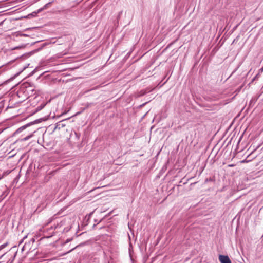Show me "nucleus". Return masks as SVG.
<instances>
[{
    "label": "nucleus",
    "mask_w": 263,
    "mask_h": 263,
    "mask_svg": "<svg viewBox=\"0 0 263 263\" xmlns=\"http://www.w3.org/2000/svg\"><path fill=\"white\" fill-rule=\"evenodd\" d=\"M260 70L261 71H263V67H262V68H261V69H260Z\"/></svg>",
    "instance_id": "nucleus-10"
},
{
    "label": "nucleus",
    "mask_w": 263,
    "mask_h": 263,
    "mask_svg": "<svg viewBox=\"0 0 263 263\" xmlns=\"http://www.w3.org/2000/svg\"><path fill=\"white\" fill-rule=\"evenodd\" d=\"M6 246V244H3L0 246V250L3 248H4Z\"/></svg>",
    "instance_id": "nucleus-5"
},
{
    "label": "nucleus",
    "mask_w": 263,
    "mask_h": 263,
    "mask_svg": "<svg viewBox=\"0 0 263 263\" xmlns=\"http://www.w3.org/2000/svg\"><path fill=\"white\" fill-rule=\"evenodd\" d=\"M3 22H4V21H2L0 23V26H1L3 24Z\"/></svg>",
    "instance_id": "nucleus-9"
},
{
    "label": "nucleus",
    "mask_w": 263,
    "mask_h": 263,
    "mask_svg": "<svg viewBox=\"0 0 263 263\" xmlns=\"http://www.w3.org/2000/svg\"><path fill=\"white\" fill-rule=\"evenodd\" d=\"M32 134H30L27 136H26V137L24 138H23V140L24 141H26V140H28V139H29L31 137H32Z\"/></svg>",
    "instance_id": "nucleus-4"
},
{
    "label": "nucleus",
    "mask_w": 263,
    "mask_h": 263,
    "mask_svg": "<svg viewBox=\"0 0 263 263\" xmlns=\"http://www.w3.org/2000/svg\"><path fill=\"white\" fill-rule=\"evenodd\" d=\"M33 124V122H30L25 125H23L21 127H20V128H18L14 133L15 134H18V133H20L21 132H22L23 130H24V129H25L26 128H27V127H29L30 126L32 125Z\"/></svg>",
    "instance_id": "nucleus-2"
},
{
    "label": "nucleus",
    "mask_w": 263,
    "mask_h": 263,
    "mask_svg": "<svg viewBox=\"0 0 263 263\" xmlns=\"http://www.w3.org/2000/svg\"><path fill=\"white\" fill-rule=\"evenodd\" d=\"M219 260L221 263H232L228 256L219 255Z\"/></svg>",
    "instance_id": "nucleus-1"
},
{
    "label": "nucleus",
    "mask_w": 263,
    "mask_h": 263,
    "mask_svg": "<svg viewBox=\"0 0 263 263\" xmlns=\"http://www.w3.org/2000/svg\"><path fill=\"white\" fill-rule=\"evenodd\" d=\"M34 241H35V239L33 238H31V240L29 241V242L28 243H25L24 247H23L22 250H23L25 248H27V247L29 248L30 243H33Z\"/></svg>",
    "instance_id": "nucleus-3"
},
{
    "label": "nucleus",
    "mask_w": 263,
    "mask_h": 263,
    "mask_svg": "<svg viewBox=\"0 0 263 263\" xmlns=\"http://www.w3.org/2000/svg\"><path fill=\"white\" fill-rule=\"evenodd\" d=\"M58 226H59V225H58V224H57V226L55 227L54 229H56V228H57V227H58Z\"/></svg>",
    "instance_id": "nucleus-11"
},
{
    "label": "nucleus",
    "mask_w": 263,
    "mask_h": 263,
    "mask_svg": "<svg viewBox=\"0 0 263 263\" xmlns=\"http://www.w3.org/2000/svg\"><path fill=\"white\" fill-rule=\"evenodd\" d=\"M51 236H52V234H51V235L49 236L48 237H50Z\"/></svg>",
    "instance_id": "nucleus-13"
},
{
    "label": "nucleus",
    "mask_w": 263,
    "mask_h": 263,
    "mask_svg": "<svg viewBox=\"0 0 263 263\" xmlns=\"http://www.w3.org/2000/svg\"><path fill=\"white\" fill-rule=\"evenodd\" d=\"M51 236H52V234H51V235L49 236L48 237H50Z\"/></svg>",
    "instance_id": "nucleus-14"
},
{
    "label": "nucleus",
    "mask_w": 263,
    "mask_h": 263,
    "mask_svg": "<svg viewBox=\"0 0 263 263\" xmlns=\"http://www.w3.org/2000/svg\"><path fill=\"white\" fill-rule=\"evenodd\" d=\"M51 236H52V234H51V235L49 236L48 237H50Z\"/></svg>",
    "instance_id": "nucleus-12"
},
{
    "label": "nucleus",
    "mask_w": 263,
    "mask_h": 263,
    "mask_svg": "<svg viewBox=\"0 0 263 263\" xmlns=\"http://www.w3.org/2000/svg\"><path fill=\"white\" fill-rule=\"evenodd\" d=\"M42 9H41L38 10L37 12H39L41 11V10H42Z\"/></svg>",
    "instance_id": "nucleus-8"
},
{
    "label": "nucleus",
    "mask_w": 263,
    "mask_h": 263,
    "mask_svg": "<svg viewBox=\"0 0 263 263\" xmlns=\"http://www.w3.org/2000/svg\"><path fill=\"white\" fill-rule=\"evenodd\" d=\"M258 76V74L256 75V76L255 77V78L253 79V80H255L257 77Z\"/></svg>",
    "instance_id": "nucleus-6"
},
{
    "label": "nucleus",
    "mask_w": 263,
    "mask_h": 263,
    "mask_svg": "<svg viewBox=\"0 0 263 263\" xmlns=\"http://www.w3.org/2000/svg\"><path fill=\"white\" fill-rule=\"evenodd\" d=\"M50 3H48V4H47L46 5L44 6V7H46L47 5L50 4Z\"/></svg>",
    "instance_id": "nucleus-7"
}]
</instances>
